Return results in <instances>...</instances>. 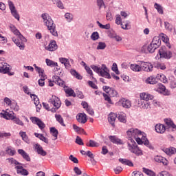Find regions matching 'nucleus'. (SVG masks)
Listing matches in <instances>:
<instances>
[{
    "label": "nucleus",
    "mask_w": 176,
    "mask_h": 176,
    "mask_svg": "<svg viewBox=\"0 0 176 176\" xmlns=\"http://www.w3.org/2000/svg\"><path fill=\"white\" fill-rule=\"evenodd\" d=\"M57 49H58V45H57V43L54 40H51L49 45L45 47V50H48V52H54Z\"/></svg>",
    "instance_id": "9b49d317"
},
{
    "label": "nucleus",
    "mask_w": 176,
    "mask_h": 176,
    "mask_svg": "<svg viewBox=\"0 0 176 176\" xmlns=\"http://www.w3.org/2000/svg\"><path fill=\"white\" fill-rule=\"evenodd\" d=\"M155 160L157 163H162L164 166H167V160H166V158H164L162 156H159V155L155 156Z\"/></svg>",
    "instance_id": "c756f323"
},
{
    "label": "nucleus",
    "mask_w": 176,
    "mask_h": 176,
    "mask_svg": "<svg viewBox=\"0 0 176 176\" xmlns=\"http://www.w3.org/2000/svg\"><path fill=\"white\" fill-rule=\"evenodd\" d=\"M143 144H144V145L147 146V148L151 150L154 149L153 146L152 145V144L149 142V140H148V139L146 137L143 138Z\"/></svg>",
    "instance_id": "4c0bfd02"
},
{
    "label": "nucleus",
    "mask_w": 176,
    "mask_h": 176,
    "mask_svg": "<svg viewBox=\"0 0 176 176\" xmlns=\"http://www.w3.org/2000/svg\"><path fill=\"white\" fill-rule=\"evenodd\" d=\"M6 160H8V163H10L11 166H19L21 164L13 157L8 158Z\"/></svg>",
    "instance_id": "a19ab883"
},
{
    "label": "nucleus",
    "mask_w": 176,
    "mask_h": 176,
    "mask_svg": "<svg viewBox=\"0 0 176 176\" xmlns=\"http://www.w3.org/2000/svg\"><path fill=\"white\" fill-rule=\"evenodd\" d=\"M118 119L122 123H126V114H124V113L123 112L120 113V114H118Z\"/></svg>",
    "instance_id": "79ce46f5"
},
{
    "label": "nucleus",
    "mask_w": 176,
    "mask_h": 176,
    "mask_svg": "<svg viewBox=\"0 0 176 176\" xmlns=\"http://www.w3.org/2000/svg\"><path fill=\"white\" fill-rule=\"evenodd\" d=\"M157 176H173L171 175L170 173H168V172L167 171H163L160 173Z\"/></svg>",
    "instance_id": "774afa93"
},
{
    "label": "nucleus",
    "mask_w": 176,
    "mask_h": 176,
    "mask_svg": "<svg viewBox=\"0 0 176 176\" xmlns=\"http://www.w3.org/2000/svg\"><path fill=\"white\" fill-rule=\"evenodd\" d=\"M30 120L34 123V124L38 126L41 130H43L45 127V123H43L41 119L38 118V117H31Z\"/></svg>",
    "instance_id": "1a4fd4ad"
},
{
    "label": "nucleus",
    "mask_w": 176,
    "mask_h": 176,
    "mask_svg": "<svg viewBox=\"0 0 176 176\" xmlns=\"http://www.w3.org/2000/svg\"><path fill=\"white\" fill-rule=\"evenodd\" d=\"M8 2L10 10L11 11V14L19 21L20 20V15H19V12H17V10H16L14 4L10 0H9Z\"/></svg>",
    "instance_id": "7ed1b4c3"
},
{
    "label": "nucleus",
    "mask_w": 176,
    "mask_h": 176,
    "mask_svg": "<svg viewBox=\"0 0 176 176\" xmlns=\"http://www.w3.org/2000/svg\"><path fill=\"white\" fill-rule=\"evenodd\" d=\"M10 71L9 65L8 63H0V72L1 74H8Z\"/></svg>",
    "instance_id": "4be33fe9"
},
{
    "label": "nucleus",
    "mask_w": 176,
    "mask_h": 176,
    "mask_svg": "<svg viewBox=\"0 0 176 176\" xmlns=\"http://www.w3.org/2000/svg\"><path fill=\"white\" fill-rule=\"evenodd\" d=\"M99 75H100V76H102V78H106V79H111V78H112L111 76V74H109V70L104 72H102V70H101Z\"/></svg>",
    "instance_id": "c9c22d12"
},
{
    "label": "nucleus",
    "mask_w": 176,
    "mask_h": 176,
    "mask_svg": "<svg viewBox=\"0 0 176 176\" xmlns=\"http://www.w3.org/2000/svg\"><path fill=\"white\" fill-rule=\"evenodd\" d=\"M107 47V44L104 42H99L97 46V50H104Z\"/></svg>",
    "instance_id": "603ef678"
},
{
    "label": "nucleus",
    "mask_w": 176,
    "mask_h": 176,
    "mask_svg": "<svg viewBox=\"0 0 176 176\" xmlns=\"http://www.w3.org/2000/svg\"><path fill=\"white\" fill-rule=\"evenodd\" d=\"M128 147L129 151L132 152V153H135V155H137V156H140V155H142V151L138 148L137 146V144H128Z\"/></svg>",
    "instance_id": "423d86ee"
},
{
    "label": "nucleus",
    "mask_w": 176,
    "mask_h": 176,
    "mask_svg": "<svg viewBox=\"0 0 176 176\" xmlns=\"http://www.w3.org/2000/svg\"><path fill=\"white\" fill-rule=\"evenodd\" d=\"M70 72H71L72 75H73V76L76 78V79H79V80L82 79V76H80V74H79V73H78V72H76V70L71 69Z\"/></svg>",
    "instance_id": "de8ad7c7"
},
{
    "label": "nucleus",
    "mask_w": 176,
    "mask_h": 176,
    "mask_svg": "<svg viewBox=\"0 0 176 176\" xmlns=\"http://www.w3.org/2000/svg\"><path fill=\"white\" fill-rule=\"evenodd\" d=\"M53 82L58 85V86H64V81L60 78L58 76H54L52 77Z\"/></svg>",
    "instance_id": "a878e982"
},
{
    "label": "nucleus",
    "mask_w": 176,
    "mask_h": 176,
    "mask_svg": "<svg viewBox=\"0 0 176 176\" xmlns=\"http://www.w3.org/2000/svg\"><path fill=\"white\" fill-rule=\"evenodd\" d=\"M156 91L158 93H161V94H164V96H170V92L168 90L166 89V87L162 84H158L157 87L156 89Z\"/></svg>",
    "instance_id": "f8f14e48"
},
{
    "label": "nucleus",
    "mask_w": 176,
    "mask_h": 176,
    "mask_svg": "<svg viewBox=\"0 0 176 176\" xmlns=\"http://www.w3.org/2000/svg\"><path fill=\"white\" fill-rule=\"evenodd\" d=\"M116 23L118 24V25H120L121 28L123 30H129V28H127V25H129V23H125V26H123V23H122V18L119 14L116 16Z\"/></svg>",
    "instance_id": "aec40b11"
},
{
    "label": "nucleus",
    "mask_w": 176,
    "mask_h": 176,
    "mask_svg": "<svg viewBox=\"0 0 176 176\" xmlns=\"http://www.w3.org/2000/svg\"><path fill=\"white\" fill-rule=\"evenodd\" d=\"M30 97L32 100H34V105H36V107H41V104H39V98H38V96L35 94H30ZM38 107V109H41V107Z\"/></svg>",
    "instance_id": "f704fd0d"
},
{
    "label": "nucleus",
    "mask_w": 176,
    "mask_h": 176,
    "mask_svg": "<svg viewBox=\"0 0 176 176\" xmlns=\"http://www.w3.org/2000/svg\"><path fill=\"white\" fill-rule=\"evenodd\" d=\"M160 38H162L163 42H165V43H167L168 42V36L167 35L164 34V33H161L160 34Z\"/></svg>",
    "instance_id": "680f3d73"
},
{
    "label": "nucleus",
    "mask_w": 176,
    "mask_h": 176,
    "mask_svg": "<svg viewBox=\"0 0 176 176\" xmlns=\"http://www.w3.org/2000/svg\"><path fill=\"white\" fill-rule=\"evenodd\" d=\"M50 104H52L55 107L56 109H58L61 107V100L56 96H52L48 100Z\"/></svg>",
    "instance_id": "20e7f679"
},
{
    "label": "nucleus",
    "mask_w": 176,
    "mask_h": 176,
    "mask_svg": "<svg viewBox=\"0 0 176 176\" xmlns=\"http://www.w3.org/2000/svg\"><path fill=\"white\" fill-rule=\"evenodd\" d=\"M142 71L145 72H152L153 71V65L148 62H142Z\"/></svg>",
    "instance_id": "9d476101"
},
{
    "label": "nucleus",
    "mask_w": 176,
    "mask_h": 176,
    "mask_svg": "<svg viewBox=\"0 0 176 176\" xmlns=\"http://www.w3.org/2000/svg\"><path fill=\"white\" fill-rule=\"evenodd\" d=\"M119 162L122 164H125L126 166H129L130 167H133V166H134L133 164V162L129 160L120 158Z\"/></svg>",
    "instance_id": "473e14b6"
},
{
    "label": "nucleus",
    "mask_w": 176,
    "mask_h": 176,
    "mask_svg": "<svg viewBox=\"0 0 176 176\" xmlns=\"http://www.w3.org/2000/svg\"><path fill=\"white\" fill-rule=\"evenodd\" d=\"M12 40L14 41L15 45L18 46V47H19L20 50H24V48L25 47V46L24 45V43H23V42H26V41H21V42H20L19 41L18 39H16L14 37H12Z\"/></svg>",
    "instance_id": "393cba45"
},
{
    "label": "nucleus",
    "mask_w": 176,
    "mask_h": 176,
    "mask_svg": "<svg viewBox=\"0 0 176 176\" xmlns=\"http://www.w3.org/2000/svg\"><path fill=\"white\" fill-rule=\"evenodd\" d=\"M15 169L16 170L17 174H21V175H28V170L23 168L22 164H20L19 165L15 166Z\"/></svg>",
    "instance_id": "4468645a"
},
{
    "label": "nucleus",
    "mask_w": 176,
    "mask_h": 176,
    "mask_svg": "<svg viewBox=\"0 0 176 176\" xmlns=\"http://www.w3.org/2000/svg\"><path fill=\"white\" fill-rule=\"evenodd\" d=\"M10 108L13 109L14 111H19V106H17V104L15 102L11 103Z\"/></svg>",
    "instance_id": "338daca9"
},
{
    "label": "nucleus",
    "mask_w": 176,
    "mask_h": 176,
    "mask_svg": "<svg viewBox=\"0 0 176 176\" xmlns=\"http://www.w3.org/2000/svg\"><path fill=\"white\" fill-rule=\"evenodd\" d=\"M118 105H121L123 108H131V102L127 99L122 98L118 101Z\"/></svg>",
    "instance_id": "dca6fc26"
},
{
    "label": "nucleus",
    "mask_w": 176,
    "mask_h": 176,
    "mask_svg": "<svg viewBox=\"0 0 176 176\" xmlns=\"http://www.w3.org/2000/svg\"><path fill=\"white\" fill-rule=\"evenodd\" d=\"M130 68L133 72H141V71H142V66H140L137 63L131 64Z\"/></svg>",
    "instance_id": "b1692460"
},
{
    "label": "nucleus",
    "mask_w": 176,
    "mask_h": 176,
    "mask_svg": "<svg viewBox=\"0 0 176 176\" xmlns=\"http://www.w3.org/2000/svg\"><path fill=\"white\" fill-rule=\"evenodd\" d=\"M50 133L54 137V139H53L54 141H56V140H57V137L58 135V131L56 128L52 127V128H50Z\"/></svg>",
    "instance_id": "72a5a7b5"
},
{
    "label": "nucleus",
    "mask_w": 176,
    "mask_h": 176,
    "mask_svg": "<svg viewBox=\"0 0 176 176\" xmlns=\"http://www.w3.org/2000/svg\"><path fill=\"white\" fill-rule=\"evenodd\" d=\"M18 153H19V155H21V156H22V157L25 160H26V162H31V158L30 157V155L24 150L19 149L18 150Z\"/></svg>",
    "instance_id": "5701e85b"
},
{
    "label": "nucleus",
    "mask_w": 176,
    "mask_h": 176,
    "mask_svg": "<svg viewBox=\"0 0 176 176\" xmlns=\"http://www.w3.org/2000/svg\"><path fill=\"white\" fill-rule=\"evenodd\" d=\"M154 67H155V68H157L158 69H162V70L166 69V65H164V64L160 63L159 62L154 63Z\"/></svg>",
    "instance_id": "a18cd8bd"
},
{
    "label": "nucleus",
    "mask_w": 176,
    "mask_h": 176,
    "mask_svg": "<svg viewBox=\"0 0 176 176\" xmlns=\"http://www.w3.org/2000/svg\"><path fill=\"white\" fill-rule=\"evenodd\" d=\"M64 90L69 97H76V94H75V91L72 89V88L66 87L64 88Z\"/></svg>",
    "instance_id": "bb28decb"
},
{
    "label": "nucleus",
    "mask_w": 176,
    "mask_h": 176,
    "mask_svg": "<svg viewBox=\"0 0 176 176\" xmlns=\"http://www.w3.org/2000/svg\"><path fill=\"white\" fill-rule=\"evenodd\" d=\"M98 38H100L98 32H94L92 33V34L91 36V39H92V41H97V39H98Z\"/></svg>",
    "instance_id": "e2e57ef3"
},
{
    "label": "nucleus",
    "mask_w": 176,
    "mask_h": 176,
    "mask_svg": "<svg viewBox=\"0 0 176 176\" xmlns=\"http://www.w3.org/2000/svg\"><path fill=\"white\" fill-rule=\"evenodd\" d=\"M118 116L115 113H110L108 116L109 122L113 127H115V121L116 120Z\"/></svg>",
    "instance_id": "412c9836"
},
{
    "label": "nucleus",
    "mask_w": 176,
    "mask_h": 176,
    "mask_svg": "<svg viewBox=\"0 0 176 176\" xmlns=\"http://www.w3.org/2000/svg\"><path fill=\"white\" fill-rule=\"evenodd\" d=\"M155 8L157 10V12L158 13H160V14H163V8L162 7V6L155 3Z\"/></svg>",
    "instance_id": "13d9d810"
},
{
    "label": "nucleus",
    "mask_w": 176,
    "mask_h": 176,
    "mask_svg": "<svg viewBox=\"0 0 176 176\" xmlns=\"http://www.w3.org/2000/svg\"><path fill=\"white\" fill-rule=\"evenodd\" d=\"M155 131L160 133V134H163L166 131V126L162 124H157L155 126Z\"/></svg>",
    "instance_id": "cd10ccee"
},
{
    "label": "nucleus",
    "mask_w": 176,
    "mask_h": 176,
    "mask_svg": "<svg viewBox=\"0 0 176 176\" xmlns=\"http://www.w3.org/2000/svg\"><path fill=\"white\" fill-rule=\"evenodd\" d=\"M146 83H148V85H156L157 81H156V78L153 76H150L146 80Z\"/></svg>",
    "instance_id": "ea45409f"
},
{
    "label": "nucleus",
    "mask_w": 176,
    "mask_h": 176,
    "mask_svg": "<svg viewBox=\"0 0 176 176\" xmlns=\"http://www.w3.org/2000/svg\"><path fill=\"white\" fill-rule=\"evenodd\" d=\"M140 101H146L148 102L149 100H153V96L148 94V93H142L140 95Z\"/></svg>",
    "instance_id": "a211bd4d"
},
{
    "label": "nucleus",
    "mask_w": 176,
    "mask_h": 176,
    "mask_svg": "<svg viewBox=\"0 0 176 176\" xmlns=\"http://www.w3.org/2000/svg\"><path fill=\"white\" fill-rule=\"evenodd\" d=\"M109 139L113 144H116V145H123V141L115 135L109 136Z\"/></svg>",
    "instance_id": "6ab92c4d"
},
{
    "label": "nucleus",
    "mask_w": 176,
    "mask_h": 176,
    "mask_svg": "<svg viewBox=\"0 0 176 176\" xmlns=\"http://www.w3.org/2000/svg\"><path fill=\"white\" fill-rule=\"evenodd\" d=\"M165 129H173V130H176V125L174 124V122L171 120V119H165Z\"/></svg>",
    "instance_id": "f3484780"
},
{
    "label": "nucleus",
    "mask_w": 176,
    "mask_h": 176,
    "mask_svg": "<svg viewBox=\"0 0 176 176\" xmlns=\"http://www.w3.org/2000/svg\"><path fill=\"white\" fill-rule=\"evenodd\" d=\"M151 44H153L154 46L157 47H159V46H160V38L157 36H155L153 38Z\"/></svg>",
    "instance_id": "58836bf2"
},
{
    "label": "nucleus",
    "mask_w": 176,
    "mask_h": 176,
    "mask_svg": "<svg viewBox=\"0 0 176 176\" xmlns=\"http://www.w3.org/2000/svg\"><path fill=\"white\" fill-rule=\"evenodd\" d=\"M65 19H67V21L69 23H71V21H72V19H74V16H72V14L68 13V12H67V13L65 14Z\"/></svg>",
    "instance_id": "bf43d9fd"
},
{
    "label": "nucleus",
    "mask_w": 176,
    "mask_h": 176,
    "mask_svg": "<svg viewBox=\"0 0 176 176\" xmlns=\"http://www.w3.org/2000/svg\"><path fill=\"white\" fill-rule=\"evenodd\" d=\"M40 78H41L38 80V85L42 87L45 86V80L47 79V77L46 76H43Z\"/></svg>",
    "instance_id": "864d4df0"
},
{
    "label": "nucleus",
    "mask_w": 176,
    "mask_h": 176,
    "mask_svg": "<svg viewBox=\"0 0 176 176\" xmlns=\"http://www.w3.org/2000/svg\"><path fill=\"white\" fill-rule=\"evenodd\" d=\"M34 67L36 72H38V74H39L40 77L46 76V75H45V70L43 69L36 66V65H35V64L34 65Z\"/></svg>",
    "instance_id": "2f4dec72"
},
{
    "label": "nucleus",
    "mask_w": 176,
    "mask_h": 176,
    "mask_svg": "<svg viewBox=\"0 0 176 176\" xmlns=\"http://www.w3.org/2000/svg\"><path fill=\"white\" fill-rule=\"evenodd\" d=\"M87 146H89L91 148H96L97 146H100V144L96 142L94 140H89V143L87 144Z\"/></svg>",
    "instance_id": "37998d69"
},
{
    "label": "nucleus",
    "mask_w": 176,
    "mask_h": 176,
    "mask_svg": "<svg viewBox=\"0 0 176 176\" xmlns=\"http://www.w3.org/2000/svg\"><path fill=\"white\" fill-rule=\"evenodd\" d=\"M56 120L61 126H63V127H65V124H64V119H63V117L60 114H56L55 115Z\"/></svg>",
    "instance_id": "e433bc0d"
},
{
    "label": "nucleus",
    "mask_w": 176,
    "mask_h": 176,
    "mask_svg": "<svg viewBox=\"0 0 176 176\" xmlns=\"http://www.w3.org/2000/svg\"><path fill=\"white\" fill-rule=\"evenodd\" d=\"M159 54L160 57L163 58H171V56L173 54L170 51H167L166 47H162L161 49L159 50Z\"/></svg>",
    "instance_id": "39448f33"
},
{
    "label": "nucleus",
    "mask_w": 176,
    "mask_h": 176,
    "mask_svg": "<svg viewBox=\"0 0 176 176\" xmlns=\"http://www.w3.org/2000/svg\"><path fill=\"white\" fill-rule=\"evenodd\" d=\"M10 28L12 32H13V34L14 35H16V36H18V38H19V39H20V41H22V42H27V39L23 36L21 33H20V31H19V30H17V28H16V27L14 25H11L10 26Z\"/></svg>",
    "instance_id": "6e6552de"
},
{
    "label": "nucleus",
    "mask_w": 176,
    "mask_h": 176,
    "mask_svg": "<svg viewBox=\"0 0 176 176\" xmlns=\"http://www.w3.org/2000/svg\"><path fill=\"white\" fill-rule=\"evenodd\" d=\"M164 25L166 30L168 31H173V25L170 24L168 22H164Z\"/></svg>",
    "instance_id": "0e129e2a"
},
{
    "label": "nucleus",
    "mask_w": 176,
    "mask_h": 176,
    "mask_svg": "<svg viewBox=\"0 0 176 176\" xmlns=\"http://www.w3.org/2000/svg\"><path fill=\"white\" fill-rule=\"evenodd\" d=\"M97 6H98L99 9L101 8H105V3H104V0H97Z\"/></svg>",
    "instance_id": "69168bd1"
},
{
    "label": "nucleus",
    "mask_w": 176,
    "mask_h": 176,
    "mask_svg": "<svg viewBox=\"0 0 176 176\" xmlns=\"http://www.w3.org/2000/svg\"><path fill=\"white\" fill-rule=\"evenodd\" d=\"M1 116L7 120H13L16 116H14V113L13 111L7 109L4 113H0Z\"/></svg>",
    "instance_id": "0eeeda50"
},
{
    "label": "nucleus",
    "mask_w": 176,
    "mask_h": 176,
    "mask_svg": "<svg viewBox=\"0 0 176 176\" xmlns=\"http://www.w3.org/2000/svg\"><path fill=\"white\" fill-rule=\"evenodd\" d=\"M41 18L43 20L44 25L47 28L48 31L50 32V34L53 36H58V33H57V30H56V24L53 21L52 16L47 13H44L41 14Z\"/></svg>",
    "instance_id": "f257e3e1"
},
{
    "label": "nucleus",
    "mask_w": 176,
    "mask_h": 176,
    "mask_svg": "<svg viewBox=\"0 0 176 176\" xmlns=\"http://www.w3.org/2000/svg\"><path fill=\"white\" fill-rule=\"evenodd\" d=\"M163 152H164L166 155H174V153H176V148L174 147H170L168 148H164L162 149Z\"/></svg>",
    "instance_id": "c85d7f7f"
},
{
    "label": "nucleus",
    "mask_w": 176,
    "mask_h": 176,
    "mask_svg": "<svg viewBox=\"0 0 176 176\" xmlns=\"http://www.w3.org/2000/svg\"><path fill=\"white\" fill-rule=\"evenodd\" d=\"M111 69H112V71H113V72H115V74H116V75H119V74H120L119 72V69H118V65L115 63H113Z\"/></svg>",
    "instance_id": "052dcab7"
},
{
    "label": "nucleus",
    "mask_w": 176,
    "mask_h": 176,
    "mask_svg": "<svg viewBox=\"0 0 176 176\" xmlns=\"http://www.w3.org/2000/svg\"><path fill=\"white\" fill-rule=\"evenodd\" d=\"M126 134L129 138H131V137L136 138V137H141L142 135V132L137 129L131 128L126 131Z\"/></svg>",
    "instance_id": "f03ea898"
},
{
    "label": "nucleus",
    "mask_w": 176,
    "mask_h": 176,
    "mask_svg": "<svg viewBox=\"0 0 176 176\" xmlns=\"http://www.w3.org/2000/svg\"><path fill=\"white\" fill-rule=\"evenodd\" d=\"M46 64L49 67H57V65H58L57 63H56L50 59H46Z\"/></svg>",
    "instance_id": "3c124183"
},
{
    "label": "nucleus",
    "mask_w": 176,
    "mask_h": 176,
    "mask_svg": "<svg viewBox=\"0 0 176 176\" xmlns=\"http://www.w3.org/2000/svg\"><path fill=\"white\" fill-rule=\"evenodd\" d=\"M157 49V47H155L152 44V43H151V44L147 46V51H148V53H155V50Z\"/></svg>",
    "instance_id": "49530a36"
},
{
    "label": "nucleus",
    "mask_w": 176,
    "mask_h": 176,
    "mask_svg": "<svg viewBox=\"0 0 176 176\" xmlns=\"http://www.w3.org/2000/svg\"><path fill=\"white\" fill-rule=\"evenodd\" d=\"M6 152L10 156H13V155H16V151L12 150V148H7L6 149Z\"/></svg>",
    "instance_id": "6e6d98bb"
},
{
    "label": "nucleus",
    "mask_w": 176,
    "mask_h": 176,
    "mask_svg": "<svg viewBox=\"0 0 176 176\" xmlns=\"http://www.w3.org/2000/svg\"><path fill=\"white\" fill-rule=\"evenodd\" d=\"M21 137L26 142L27 144H30V139H28V136L27 135V133L25 132H21L20 133Z\"/></svg>",
    "instance_id": "09e8293b"
},
{
    "label": "nucleus",
    "mask_w": 176,
    "mask_h": 176,
    "mask_svg": "<svg viewBox=\"0 0 176 176\" xmlns=\"http://www.w3.org/2000/svg\"><path fill=\"white\" fill-rule=\"evenodd\" d=\"M76 120L79 123L85 124L87 122V116L85 113H80L77 115Z\"/></svg>",
    "instance_id": "2eb2a0df"
},
{
    "label": "nucleus",
    "mask_w": 176,
    "mask_h": 176,
    "mask_svg": "<svg viewBox=\"0 0 176 176\" xmlns=\"http://www.w3.org/2000/svg\"><path fill=\"white\" fill-rule=\"evenodd\" d=\"M91 68L93 69V71H94V72H96V74H98V75H100L101 71L102 70L101 67H99L96 65H91Z\"/></svg>",
    "instance_id": "5fc2aeb1"
},
{
    "label": "nucleus",
    "mask_w": 176,
    "mask_h": 176,
    "mask_svg": "<svg viewBox=\"0 0 176 176\" xmlns=\"http://www.w3.org/2000/svg\"><path fill=\"white\" fill-rule=\"evenodd\" d=\"M52 2L54 5H57L59 9H64V4H63L61 0H52Z\"/></svg>",
    "instance_id": "c03bdc74"
},
{
    "label": "nucleus",
    "mask_w": 176,
    "mask_h": 176,
    "mask_svg": "<svg viewBox=\"0 0 176 176\" xmlns=\"http://www.w3.org/2000/svg\"><path fill=\"white\" fill-rule=\"evenodd\" d=\"M138 105H140V107L143 108V109H149L151 108V105L149 104V102L145 101H139Z\"/></svg>",
    "instance_id": "7c9ffc66"
},
{
    "label": "nucleus",
    "mask_w": 176,
    "mask_h": 176,
    "mask_svg": "<svg viewBox=\"0 0 176 176\" xmlns=\"http://www.w3.org/2000/svg\"><path fill=\"white\" fill-rule=\"evenodd\" d=\"M34 149L38 155H41V156H46L47 155V153L45 150H43L42 146L38 144H36L34 145Z\"/></svg>",
    "instance_id": "ddd939ff"
},
{
    "label": "nucleus",
    "mask_w": 176,
    "mask_h": 176,
    "mask_svg": "<svg viewBox=\"0 0 176 176\" xmlns=\"http://www.w3.org/2000/svg\"><path fill=\"white\" fill-rule=\"evenodd\" d=\"M100 28H102L103 30H109L111 28V25L109 23H107L106 25H102L100 21L96 22Z\"/></svg>",
    "instance_id": "8fccbe9b"
},
{
    "label": "nucleus",
    "mask_w": 176,
    "mask_h": 176,
    "mask_svg": "<svg viewBox=\"0 0 176 176\" xmlns=\"http://www.w3.org/2000/svg\"><path fill=\"white\" fill-rule=\"evenodd\" d=\"M110 97H116L118 92L115 89H110L107 94Z\"/></svg>",
    "instance_id": "4d7b16f0"
}]
</instances>
